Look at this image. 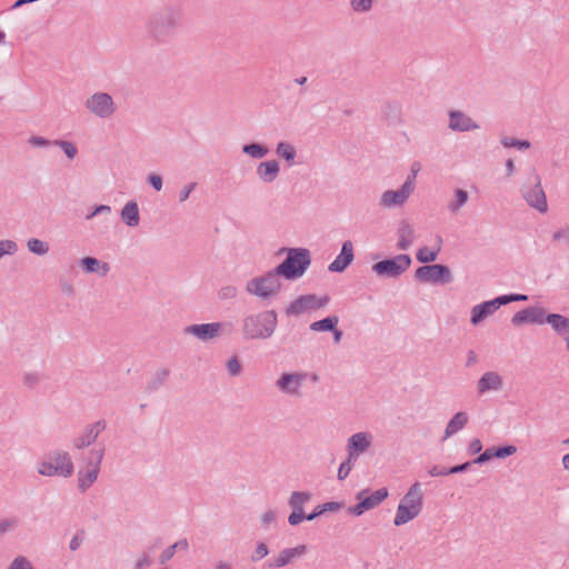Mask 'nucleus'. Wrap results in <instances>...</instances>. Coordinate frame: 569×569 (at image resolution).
Returning a JSON list of instances; mask_svg holds the SVG:
<instances>
[{"label": "nucleus", "mask_w": 569, "mask_h": 569, "mask_svg": "<svg viewBox=\"0 0 569 569\" xmlns=\"http://www.w3.org/2000/svg\"><path fill=\"white\" fill-rule=\"evenodd\" d=\"M242 152L253 159H261L268 154L269 149L264 144L251 142L242 147Z\"/></svg>", "instance_id": "obj_38"}, {"label": "nucleus", "mask_w": 569, "mask_h": 569, "mask_svg": "<svg viewBox=\"0 0 569 569\" xmlns=\"http://www.w3.org/2000/svg\"><path fill=\"white\" fill-rule=\"evenodd\" d=\"M441 243H442V238L440 236H437L436 248L433 250H430L427 247L420 248L416 254L417 260L422 263L433 262L437 259V257L441 250Z\"/></svg>", "instance_id": "obj_31"}, {"label": "nucleus", "mask_w": 569, "mask_h": 569, "mask_svg": "<svg viewBox=\"0 0 569 569\" xmlns=\"http://www.w3.org/2000/svg\"><path fill=\"white\" fill-rule=\"evenodd\" d=\"M149 184L156 190V191H160L162 189V186H163V181H162V178L161 176L159 174H156V173H151L148 176L147 178Z\"/></svg>", "instance_id": "obj_58"}, {"label": "nucleus", "mask_w": 569, "mask_h": 569, "mask_svg": "<svg viewBox=\"0 0 569 569\" xmlns=\"http://www.w3.org/2000/svg\"><path fill=\"white\" fill-rule=\"evenodd\" d=\"M455 196V201L448 204V208L452 213H457L460 210V208L467 203L469 198L468 192L463 189H456Z\"/></svg>", "instance_id": "obj_40"}, {"label": "nucleus", "mask_w": 569, "mask_h": 569, "mask_svg": "<svg viewBox=\"0 0 569 569\" xmlns=\"http://www.w3.org/2000/svg\"><path fill=\"white\" fill-rule=\"evenodd\" d=\"M372 445V435L369 432L353 433L347 442V451L359 457L365 453Z\"/></svg>", "instance_id": "obj_23"}, {"label": "nucleus", "mask_w": 569, "mask_h": 569, "mask_svg": "<svg viewBox=\"0 0 569 569\" xmlns=\"http://www.w3.org/2000/svg\"><path fill=\"white\" fill-rule=\"evenodd\" d=\"M495 458L505 459L517 452V447L513 445H507L501 447H493Z\"/></svg>", "instance_id": "obj_45"}, {"label": "nucleus", "mask_w": 569, "mask_h": 569, "mask_svg": "<svg viewBox=\"0 0 569 569\" xmlns=\"http://www.w3.org/2000/svg\"><path fill=\"white\" fill-rule=\"evenodd\" d=\"M227 369H228V372L231 375V376H238L240 375L241 370H242V367H241V363L238 359V357L233 356L232 358H230L228 361H227Z\"/></svg>", "instance_id": "obj_53"}, {"label": "nucleus", "mask_w": 569, "mask_h": 569, "mask_svg": "<svg viewBox=\"0 0 569 569\" xmlns=\"http://www.w3.org/2000/svg\"><path fill=\"white\" fill-rule=\"evenodd\" d=\"M37 471L43 477L69 478L73 475L74 466L68 451L52 450L38 462Z\"/></svg>", "instance_id": "obj_4"}, {"label": "nucleus", "mask_w": 569, "mask_h": 569, "mask_svg": "<svg viewBox=\"0 0 569 569\" xmlns=\"http://www.w3.org/2000/svg\"><path fill=\"white\" fill-rule=\"evenodd\" d=\"M448 127L455 132H468L480 128V126L468 114L459 110H450L448 112Z\"/></svg>", "instance_id": "obj_17"}, {"label": "nucleus", "mask_w": 569, "mask_h": 569, "mask_svg": "<svg viewBox=\"0 0 569 569\" xmlns=\"http://www.w3.org/2000/svg\"><path fill=\"white\" fill-rule=\"evenodd\" d=\"M189 547V543H188V540L187 539H180L179 541L174 542L173 545L169 546L168 548H166L160 557H159V561L160 563H166L167 561H169L176 553V551L178 550H187Z\"/></svg>", "instance_id": "obj_36"}, {"label": "nucleus", "mask_w": 569, "mask_h": 569, "mask_svg": "<svg viewBox=\"0 0 569 569\" xmlns=\"http://www.w3.org/2000/svg\"><path fill=\"white\" fill-rule=\"evenodd\" d=\"M183 26V10L176 3H164L146 21V34L152 44L169 43Z\"/></svg>", "instance_id": "obj_1"}, {"label": "nucleus", "mask_w": 569, "mask_h": 569, "mask_svg": "<svg viewBox=\"0 0 569 569\" xmlns=\"http://www.w3.org/2000/svg\"><path fill=\"white\" fill-rule=\"evenodd\" d=\"M121 220L130 228L139 226L140 213L138 203L133 200L127 202L121 210Z\"/></svg>", "instance_id": "obj_29"}, {"label": "nucleus", "mask_w": 569, "mask_h": 569, "mask_svg": "<svg viewBox=\"0 0 569 569\" xmlns=\"http://www.w3.org/2000/svg\"><path fill=\"white\" fill-rule=\"evenodd\" d=\"M17 243L12 240H1L0 241V259L4 254H13L17 251Z\"/></svg>", "instance_id": "obj_51"}, {"label": "nucleus", "mask_w": 569, "mask_h": 569, "mask_svg": "<svg viewBox=\"0 0 569 569\" xmlns=\"http://www.w3.org/2000/svg\"><path fill=\"white\" fill-rule=\"evenodd\" d=\"M546 316L547 312L545 308L530 306L516 312L511 318V323L515 327L530 323L543 325Z\"/></svg>", "instance_id": "obj_15"}, {"label": "nucleus", "mask_w": 569, "mask_h": 569, "mask_svg": "<svg viewBox=\"0 0 569 569\" xmlns=\"http://www.w3.org/2000/svg\"><path fill=\"white\" fill-rule=\"evenodd\" d=\"M278 326L276 310H263L250 313L241 319V336L243 340H267L274 333Z\"/></svg>", "instance_id": "obj_2"}, {"label": "nucleus", "mask_w": 569, "mask_h": 569, "mask_svg": "<svg viewBox=\"0 0 569 569\" xmlns=\"http://www.w3.org/2000/svg\"><path fill=\"white\" fill-rule=\"evenodd\" d=\"M389 496L386 487H382L372 493L368 489L360 490L356 495L358 503L348 508V512L355 517L363 515L366 511L371 510L385 501Z\"/></svg>", "instance_id": "obj_8"}, {"label": "nucleus", "mask_w": 569, "mask_h": 569, "mask_svg": "<svg viewBox=\"0 0 569 569\" xmlns=\"http://www.w3.org/2000/svg\"><path fill=\"white\" fill-rule=\"evenodd\" d=\"M223 332V325L220 322H209L200 325H190L183 328L184 335H190L200 341L212 340Z\"/></svg>", "instance_id": "obj_16"}, {"label": "nucleus", "mask_w": 569, "mask_h": 569, "mask_svg": "<svg viewBox=\"0 0 569 569\" xmlns=\"http://www.w3.org/2000/svg\"><path fill=\"white\" fill-rule=\"evenodd\" d=\"M27 247L30 252L39 256H43L49 251L48 243L37 238L29 239L27 242Z\"/></svg>", "instance_id": "obj_41"}, {"label": "nucleus", "mask_w": 569, "mask_h": 569, "mask_svg": "<svg viewBox=\"0 0 569 569\" xmlns=\"http://www.w3.org/2000/svg\"><path fill=\"white\" fill-rule=\"evenodd\" d=\"M500 143L505 148H517L518 150H527L530 148V142L528 140H521L511 137H502Z\"/></svg>", "instance_id": "obj_42"}, {"label": "nucleus", "mask_w": 569, "mask_h": 569, "mask_svg": "<svg viewBox=\"0 0 569 569\" xmlns=\"http://www.w3.org/2000/svg\"><path fill=\"white\" fill-rule=\"evenodd\" d=\"M545 323H549L557 335L562 329H569V318L560 313H547Z\"/></svg>", "instance_id": "obj_32"}, {"label": "nucleus", "mask_w": 569, "mask_h": 569, "mask_svg": "<svg viewBox=\"0 0 569 569\" xmlns=\"http://www.w3.org/2000/svg\"><path fill=\"white\" fill-rule=\"evenodd\" d=\"M43 379L40 372H27L23 376V383L28 388H34Z\"/></svg>", "instance_id": "obj_50"}, {"label": "nucleus", "mask_w": 569, "mask_h": 569, "mask_svg": "<svg viewBox=\"0 0 569 569\" xmlns=\"http://www.w3.org/2000/svg\"><path fill=\"white\" fill-rule=\"evenodd\" d=\"M411 194L408 187L403 186L398 190H386L379 199V206L388 209L402 207Z\"/></svg>", "instance_id": "obj_18"}, {"label": "nucleus", "mask_w": 569, "mask_h": 569, "mask_svg": "<svg viewBox=\"0 0 569 569\" xmlns=\"http://www.w3.org/2000/svg\"><path fill=\"white\" fill-rule=\"evenodd\" d=\"M79 267L87 273H98L104 277L110 271V266L94 257H84L79 260Z\"/></svg>", "instance_id": "obj_27"}, {"label": "nucleus", "mask_w": 569, "mask_h": 569, "mask_svg": "<svg viewBox=\"0 0 569 569\" xmlns=\"http://www.w3.org/2000/svg\"><path fill=\"white\" fill-rule=\"evenodd\" d=\"M530 181L532 182L531 186L525 184L522 187V197L529 207L538 210L540 213H546L548 211V202L541 186V179L536 171L532 172Z\"/></svg>", "instance_id": "obj_10"}, {"label": "nucleus", "mask_w": 569, "mask_h": 569, "mask_svg": "<svg viewBox=\"0 0 569 569\" xmlns=\"http://www.w3.org/2000/svg\"><path fill=\"white\" fill-rule=\"evenodd\" d=\"M106 429L107 421L104 419H99L93 423L84 426L81 435L72 439L73 448L77 450H82L90 447L97 441L99 435Z\"/></svg>", "instance_id": "obj_12"}, {"label": "nucleus", "mask_w": 569, "mask_h": 569, "mask_svg": "<svg viewBox=\"0 0 569 569\" xmlns=\"http://www.w3.org/2000/svg\"><path fill=\"white\" fill-rule=\"evenodd\" d=\"M499 301L500 303H502V306H506L510 302H516V301H527L528 300V296L527 295H521V293H509V295H502V296H499Z\"/></svg>", "instance_id": "obj_52"}, {"label": "nucleus", "mask_w": 569, "mask_h": 569, "mask_svg": "<svg viewBox=\"0 0 569 569\" xmlns=\"http://www.w3.org/2000/svg\"><path fill=\"white\" fill-rule=\"evenodd\" d=\"M468 421H469V417H468L467 412H465V411L457 412L447 423L443 439H447V438L453 436L459 430L463 429L465 426L468 423Z\"/></svg>", "instance_id": "obj_30"}, {"label": "nucleus", "mask_w": 569, "mask_h": 569, "mask_svg": "<svg viewBox=\"0 0 569 569\" xmlns=\"http://www.w3.org/2000/svg\"><path fill=\"white\" fill-rule=\"evenodd\" d=\"M280 273H276V269L268 271L263 276L256 277L247 282L246 290L262 300H267L276 296L281 289L279 280Z\"/></svg>", "instance_id": "obj_6"}, {"label": "nucleus", "mask_w": 569, "mask_h": 569, "mask_svg": "<svg viewBox=\"0 0 569 569\" xmlns=\"http://www.w3.org/2000/svg\"><path fill=\"white\" fill-rule=\"evenodd\" d=\"M280 172V166L276 160L260 162L257 166V176L264 183L273 182Z\"/></svg>", "instance_id": "obj_26"}, {"label": "nucleus", "mask_w": 569, "mask_h": 569, "mask_svg": "<svg viewBox=\"0 0 569 569\" xmlns=\"http://www.w3.org/2000/svg\"><path fill=\"white\" fill-rule=\"evenodd\" d=\"M306 372H283L276 381V388L282 393L298 397L300 396V389L307 379Z\"/></svg>", "instance_id": "obj_13"}, {"label": "nucleus", "mask_w": 569, "mask_h": 569, "mask_svg": "<svg viewBox=\"0 0 569 569\" xmlns=\"http://www.w3.org/2000/svg\"><path fill=\"white\" fill-rule=\"evenodd\" d=\"M321 506H322V510L326 513L329 511H338V510L342 509L345 507V503L341 501H329V502L321 503Z\"/></svg>", "instance_id": "obj_61"}, {"label": "nucleus", "mask_w": 569, "mask_h": 569, "mask_svg": "<svg viewBox=\"0 0 569 569\" xmlns=\"http://www.w3.org/2000/svg\"><path fill=\"white\" fill-rule=\"evenodd\" d=\"M552 241L557 243L563 242L569 247V226L556 230L552 233Z\"/></svg>", "instance_id": "obj_47"}, {"label": "nucleus", "mask_w": 569, "mask_h": 569, "mask_svg": "<svg viewBox=\"0 0 569 569\" xmlns=\"http://www.w3.org/2000/svg\"><path fill=\"white\" fill-rule=\"evenodd\" d=\"M316 295H302L293 300L286 309L288 316H299L308 310H315L316 308Z\"/></svg>", "instance_id": "obj_24"}, {"label": "nucleus", "mask_w": 569, "mask_h": 569, "mask_svg": "<svg viewBox=\"0 0 569 569\" xmlns=\"http://www.w3.org/2000/svg\"><path fill=\"white\" fill-rule=\"evenodd\" d=\"M307 552L306 545H298L295 548H286L280 551L277 558L267 562L269 569H278L289 565L295 558L301 557Z\"/></svg>", "instance_id": "obj_21"}, {"label": "nucleus", "mask_w": 569, "mask_h": 569, "mask_svg": "<svg viewBox=\"0 0 569 569\" xmlns=\"http://www.w3.org/2000/svg\"><path fill=\"white\" fill-rule=\"evenodd\" d=\"M111 212V208L107 204H99L97 206L93 211L91 213H88L86 216V219L87 220H90L92 219L93 217L98 216V214H102V213H110Z\"/></svg>", "instance_id": "obj_62"}, {"label": "nucleus", "mask_w": 569, "mask_h": 569, "mask_svg": "<svg viewBox=\"0 0 569 569\" xmlns=\"http://www.w3.org/2000/svg\"><path fill=\"white\" fill-rule=\"evenodd\" d=\"M339 322L337 316H329L310 325V330L316 332L335 330Z\"/></svg>", "instance_id": "obj_35"}, {"label": "nucleus", "mask_w": 569, "mask_h": 569, "mask_svg": "<svg viewBox=\"0 0 569 569\" xmlns=\"http://www.w3.org/2000/svg\"><path fill=\"white\" fill-rule=\"evenodd\" d=\"M482 450V443L480 439L476 438L472 439L468 446V452L469 455H477L480 453Z\"/></svg>", "instance_id": "obj_63"}, {"label": "nucleus", "mask_w": 569, "mask_h": 569, "mask_svg": "<svg viewBox=\"0 0 569 569\" xmlns=\"http://www.w3.org/2000/svg\"><path fill=\"white\" fill-rule=\"evenodd\" d=\"M7 569H34V567L28 558L19 556L12 560Z\"/></svg>", "instance_id": "obj_46"}, {"label": "nucleus", "mask_w": 569, "mask_h": 569, "mask_svg": "<svg viewBox=\"0 0 569 569\" xmlns=\"http://www.w3.org/2000/svg\"><path fill=\"white\" fill-rule=\"evenodd\" d=\"M287 253L286 259L274 269L287 280L301 278L311 264V254L307 248H281L277 253Z\"/></svg>", "instance_id": "obj_3"}, {"label": "nucleus", "mask_w": 569, "mask_h": 569, "mask_svg": "<svg viewBox=\"0 0 569 569\" xmlns=\"http://www.w3.org/2000/svg\"><path fill=\"white\" fill-rule=\"evenodd\" d=\"M428 473H429L431 477L449 476V475H451V473H450V468H447V467H440V466H432V467L428 470Z\"/></svg>", "instance_id": "obj_60"}, {"label": "nucleus", "mask_w": 569, "mask_h": 569, "mask_svg": "<svg viewBox=\"0 0 569 569\" xmlns=\"http://www.w3.org/2000/svg\"><path fill=\"white\" fill-rule=\"evenodd\" d=\"M20 526V519L16 516L0 519V536L16 530Z\"/></svg>", "instance_id": "obj_43"}, {"label": "nucleus", "mask_w": 569, "mask_h": 569, "mask_svg": "<svg viewBox=\"0 0 569 569\" xmlns=\"http://www.w3.org/2000/svg\"><path fill=\"white\" fill-rule=\"evenodd\" d=\"M499 297H496L491 300L483 301L479 305H476L471 309V317L470 322L473 326H478L487 317L493 315L500 307H502V303L499 301Z\"/></svg>", "instance_id": "obj_20"}, {"label": "nucleus", "mask_w": 569, "mask_h": 569, "mask_svg": "<svg viewBox=\"0 0 569 569\" xmlns=\"http://www.w3.org/2000/svg\"><path fill=\"white\" fill-rule=\"evenodd\" d=\"M353 259V243L350 240H346L341 246L340 253L328 266V270L330 272L341 273L352 263Z\"/></svg>", "instance_id": "obj_19"}, {"label": "nucleus", "mask_w": 569, "mask_h": 569, "mask_svg": "<svg viewBox=\"0 0 569 569\" xmlns=\"http://www.w3.org/2000/svg\"><path fill=\"white\" fill-rule=\"evenodd\" d=\"M86 108L99 118H109L116 112V103L107 92H96L84 103Z\"/></svg>", "instance_id": "obj_11"}, {"label": "nucleus", "mask_w": 569, "mask_h": 569, "mask_svg": "<svg viewBox=\"0 0 569 569\" xmlns=\"http://www.w3.org/2000/svg\"><path fill=\"white\" fill-rule=\"evenodd\" d=\"M415 279L422 283L447 284L453 280V277L448 266L435 263L419 267L415 272Z\"/></svg>", "instance_id": "obj_9"}, {"label": "nucleus", "mask_w": 569, "mask_h": 569, "mask_svg": "<svg viewBox=\"0 0 569 569\" xmlns=\"http://www.w3.org/2000/svg\"><path fill=\"white\" fill-rule=\"evenodd\" d=\"M196 187H197L196 182H191V183L184 186L179 192V201L180 202L186 201L189 198L190 193L196 189Z\"/></svg>", "instance_id": "obj_59"}, {"label": "nucleus", "mask_w": 569, "mask_h": 569, "mask_svg": "<svg viewBox=\"0 0 569 569\" xmlns=\"http://www.w3.org/2000/svg\"><path fill=\"white\" fill-rule=\"evenodd\" d=\"M169 375H170V370L167 368L157 370L146 387L147 391L153 392V391L158 390L161 386H163V383L167 380V378L169 377Z\"/></svg>", "instance_id": "obj_37"}, {"label": "nucleus", "mask_w": 569, "mask_h": 569, "mask_svg": "<svg viewBox=\"0 0 569 569\" xmlns=\"http://www.w3.org/2000/svg\"><path fill=\"white\" fill-rule=\"evenodd\" d=\"M29 143L33 147H49V146H53V140L51 141L43 137L32 136L29 139Z\"/></svg>", "instance_id": "obj_57"}, {"label": "nucleus", "mask_w": 569, "mask_h": 569, "mask_svg": "<svg viewBox=\"0 0 569 569\" xmlns=\"http://www.w3.org/2000/svg\"><path fill=\"white\" fill-rule=\"evenodd\" d=\"M419 515L415 511H412L410 508H407L405 505L400 503L398 505L397 512L393 519L395 526L399 527L402 525L408 523L409 521L417 518Z\"/></svg>", "instance_id": "obj_33"}, {"label": "nucleus", "mask_w": 569, "mask_h": 569, "mask_svg": "<svg viewBox=\"0 0 569 569\" xmlns=\"http://www.w3.org/2000/svg\"><path fill=\"white\" fill-rule=\"evenodd\" d=\"M238 295V289L237 287L234 286H231V284H228V286H224L222 287L219 291H218V297L219 299L221 300H231V299H234Z\"/></svg>", "instance_id": "obj_49"}, {"label": "nucleus", "mask_w": 569, "mask_h": 569, "mask_svg": "<svg viewBox=\"0 0 569 569\" xmlns=\"http://www.w3.org/2000/svg\"><path fill=\"white\" fill-rule=\"evenodd\" d=\"M372 0H350V7L356 12H368L372 8Z\"/></svg>", "instance_id": "obj_48"}, {"label": "nucleus", "mask_w": 569, "mask_h": 569, "mask_svg": "<svg viewBox=\"0 0 569 569\" xmlns=\"http://www.w3.org/2000/svg\"><path fill=\"white\" fill-rule=\"evenodd\" d=\"M312 495L308 491H293L288 500L292 512L288 517L290 526L300 525L306 517L303 506L311 500Z\"/></svg>", "instance_id": "obj_14"}, {"label": "nucleus", "mask_w": 569, "mask_h": 569, "mask_svg": "<svg viewBox=\"0 0 569 569\" xmlns=\"http://www.w3.org/2000/svg\"><path fill=\"white\" fill-rule=\"evenodd\" d=\"M276 520V512L273 510H268L261 516V521L263 526L267 528L270 523Z\"/></svg>", "instance_id": "obj_64"}, {"label": "nucleus", "mask_w": 569, "mask_h": 569, "mask_svg": "<svg viewBox=\"0 0 569 569\" xmlns=\"http://www.w3.org/2000/svg\"><path fill=\"white\" fill-rule=\"evenodd\" d=\"M53 146L61 148V150L69 159H73L78 153L76 146L67 140H53Z\"/></svg>", "instance_id": "obj_44"}, {"label": "nucleus", "mask_w": 569, "mask_h": 569, "mask_svg": "<svg viewBox=\"0 0 569 569\" xmlns=\"http://www.w3.org/2000/svg\"><path fill=\"white\" fill-rule=\"evenodd\" d=\"M411 262L409 254L400 253L373 263L372 271L378 277L397 279L410 268Z\"/></svg>", "instance_id": "obj_7"}, {"label": "nucleus", "mask_w": 569, "mask_h": 569, "mask_svg": "<svg viewBox=\"0 0 569 569\" xmlns=\"http://www.w3.org/2000/svg\"><path fill=\"white\" fill-rule=\"evenodd\" d=\"M276 152L280 158H283L288 162L289 167H291L295 163L297 151L291 143L284 141L279 142L277 144Z\"/></svg>", "instance_id": "obj_34"}, {"label": "nucleus", "mask_w": 569, "mask_h": 569, "mask_svg": "<svg viewBox=\"0 0 569 569\" xmlns=\"http://www.w3.org/2000/svg\"><path fill=\"white\" fill-rule=\"evenodd\" d=\"M399 240L397 243V248L399 250H408L415 238V230L410 222L406 219L401 220L397 230Z\"/></svg>", "instance_id": "obj_28"}, {"label": "nucleus", "mask_w": 569, "mask_h": 569, "mask_svg": "<svg viewBox=\"0 0 569 569\" xmlns=\"http://www.w3.org/2000/svg\"><path fill=\"white\" fill-rule=\"evenodd\" d=\"M269 553V549L264 542H259L256 547L254 552L251 556V560L257 562L264 558Z\"/></svg>", "instance_id": "obj_54"}, {"label": "nucleus", "mask_w": 569, "mask_h": 569, "mask_svg": "<svg viewBox=\"0 0 569 569\" xmlns=\"http://www.w3.org/2000/svg\"><path fill=\"white\" fill-rule=\"evenodd\" d=\"M84 539V530H79L73 538L70 541L69 548L72 551H76L81 546L82 541Z\"/></svg>", "instance_id": "obj_56"}, {"label": "nucleus", "mask_w": 569, "mask_h": 569, "mask_svg": "<svg viewBox=\"0 0 569 569\" xmlns=\"http://www.w3.org/2000/svg\"><path fill=\"white\" fill-rule=\"evenodd\" d=\"M502 388V378L496 371L485 372L477 382V391L483 395L488 391H498Z\"/></svg>", "instance_id": "obj_25"}, {"label": "nucleus", "mask_w": 569, "mask_h": 569, "mask_svg": "<svg viewBox=\"0 0 569 569\" xmlns=\"http://www.w3.org/2000/svg\"><path fill=\"white\" fill-rule=\"evenodd\" d=\"M400 503L420 515L423 506V493L420 482L416 481L401 498Z\"/></svg>", "instance_id": "obj_22"}, {"label": "nucleus", "mask_w": 569, "mask_h": 569, "mask_svg": "<svg viewBox=\"0 0 569 569\" xmlns=\"http://www.w3.org/2000/svg\"><path fill=\"white\" fill-rule=\"evenodd\" d=\"M104 452V445L89 451L86 458V469L78 472V489L80 492H86L97 481Z\"/></svg>", "instance_id": "obj_5"}, {"label": "nucleus", "mask_w": 569, "mask_h": 569, "mask_svg": "<svg viewBox=\"0 0 569 569\" xmlns=\"http://www.w3.org/2000/svg\"><path fill=\"white\" fill-rule=\"evenodd\" d=\"M399 106L397 103H387L383 109V113L388 118H392L393 120L398 119L399 116Z\"/></svg>", "instance_id": "obj_55"}, {"label": "nucleus", "mask_w": 569, "mask_h": 569, "mask_svg": "<svg viewBox=\"0 0 569 569\" xmlns=\"http://www.w3.org/2000/svg\"><path fill=\"white\" fill-rule=\"evenodd\" d=\"M358 457L356 455H352V452H348L347 459L341 462L339 469H338V479L345 480L350 471L352 470Z\"/></svg>", "instance_id": "obj_39"}]
</instances>
